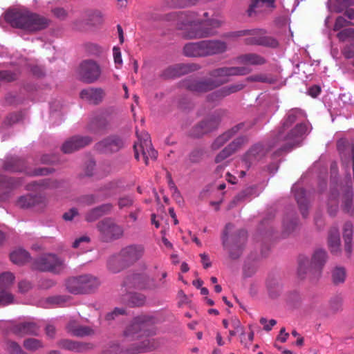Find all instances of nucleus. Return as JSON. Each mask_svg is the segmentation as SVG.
Instances as JSON below:
<instances>
[{
  "label": "nucleus",
  "mask_w": 354,
  "mask_h": 354,
  "mask_svg": "<svg viewBox=\"0 0 354 354\" xmlns=\"http://www.w3.org/2000/svg\"><path fill=\"white\" fill-rule=\"evenodd\" d=\"M330 306L333 310H337L341 306L340 299H337L334 301H331L330 303Z\"/></svg>",
  "instance_id": "obj_58"
},
{
  "label": "nucleus",
  "mask_w": 354,
  "mask_h": 354,
  "mask_svg": "<svg viewBox=\"0 0 354 354\" xmlns=\"http://www.w3.org/2000/svg\"><path fill=\"white\" fill-rule=\"evenodd\" d=\"M113 54L115 64L121 66L122 64V59L121 57L120 48L118 46H115L113 48Z\"/></svg>",
  "instance_id": "obj_47"
},
{
  "label": "nucleus",
  "mask_w": 354,
  "mask_h": 354,
  "mask_svg": "<svg viewBox=\"0 0 354 354\" xmlns=\"http://www.w3.org/2000/svg\"><path fill=\"white\" fill-rule=\"evenodd\" d=\"M144 248L140 245H129L124 248L115 255L112 256L108 261V268L112 272L116 273L122 270V265L118 268L114 267L115 263L124 261L126 265L133 263L140 259L144 254Z\"/></svg>",
  "instance_id": "obj_5"
},
{
  "label": "nucleus",
  "mask_w": 354,
  "mask_h": 354,
  "mask_svg": "<svg viewBox=\"0 0 354 354\" xmlns=\"http://www.w3.org/2000/svg\"><path fill=\"white\" fill-rule=\"evenodd\" d=\"M260 323L263 326L264 330L269 331L277 324V322L274 319H270L268 322L266 318L262 317L260 319Z\"/></svg>",
  "instance_id": "obj_48"
},
{
  "label": "nucleus",
  "mask_w": 354,
  "mask_h": 354,
  "mask_svg": "<svg viewBox=\"0 0 354 354\" xmlns=\"http://www.w3.org/2000/svg\"><path fill=\"white\" fill-rule=\"evenodd\" d=\"M200 256L203 267L205 268L209 267L211 266V262L209 260L208 256L205 254H201Z\"/></svg>",
  "instance_id": "obj_56"
},
{
  "label": "nucleus",
  "mask_w": 354,
  "mask_h": 354,
  "mask_svg": "<svg viewBox=\"0 0 354 354\" xmlns=\"http://www.w3.org/2000/svg\"><path fill=\"white\" fill-rule=\"evenodd\" d=\"M145 297L141 294L133 293L129 296L128 304L130 306H140L145 304Z\"/></svg>",
  "instance_id": "obj_37"
},
{
  "label": "nucleus",
  "mask_w": 354,
  "mask_h": 354,
  "mask_svg": "<svg viewBox=\"0 0 354 354\" xmlns=\"http://www.w3.org/2000/svg\"><path fill=\"white\" fill-rule=\"evenodd\" d=\"M46 334L49 336V337H53V335L55 334V327L52 325H48L46 326Z\"/></svg>",
  "instance_id": "obj_62"
},
{
  "label": "nucleus",
  "mask_w": 354,
  "mask_h": 354,
  "mask_svg": "<svg viewBox=\"0 0 354 354\" xmlns=\"http://www.w3.org/2000/svg\"><path fill=\"white\" fill-rule=\"evenodd\" d=\"M112 206L109 204L103 205L100 207L92 209L86 215V220L88 221H93L97 219L99 216L102 214L111 211Z\"/></svg>",
  "instance_id": "obj_32"
},
{
  "label": "nucleus",
  "mask_w": 354,
  "mask_h": 354,
  "mask_svg": "<svg viewBox=\"0 0 354 354\" xmlns=\"http://www.w3.org/2000/svg\"><path fill=\"white\" fill-rule=\"evenodd\" d=\"M81 284L82 288V293H89L95 290L100 285V281L95 277L91 275L80 276Z\"/></svg>",
  "instance_id": "obj_22"
},
{
  "label": "nucleus",
  "mask_w": 354,
  "mask_h": 354,
  "mask_svg": "<svg viewBox=\"0 0 354 354\" xmlns=\"http://www.w3.org/2000/svg\"><path fill=\"white\" fill-rule=\"evenodd\" d=\"M328 246L331 252H336L339 250L340 238L339 231L336 227L330 230L328 236Z\"/></svg>",
  "instance_id": "obj_26"
},
{
  "label": "nucleus",
  "mask_w": 354,
  "mask_h": 354,
  "mask_svg": "<svg viewBox=\"0 0 354 354\" xmlns=\"http://www.w3.org/2000/svg\"><path fill=\"white\" fill-rule=\"evenodd\" d=\"M15 79V75L10 71L0 72V80H6L8 82L12 81Z\"/></svg>",
  "instance_id": "obj_49"
},
{
  "label": "nucleus",
  "mask_w": 354,
  "mask_h": 354,
  "mask_svg": "<svg viewBox=\"0 0 354 354\" xmlns=\"http://www.w3.org/2000/svg\"><path fill=\"white\" fill-rule=\"evenodd\" d=\"M274 8V1L272 0H254L248 10L249 16H253L257 14L267 12Z\"/></svg>",
  "instance_id": "obj_17"
},
{
  "label": "nucleus",
  "mask_w": 354,
  "mask_h": 354,
  "mask_svg": "<svg viewBox=\"0 0 354 354\" xmlns=\"http://www.w3.org/2000/svg\"><path fill=\"white\" fill-rule=\"evenodd\" d=\"M53 183L49 180L45 179L39 182H34L28 185V189L38 190L40 187H53Z\"/></svg>",
  "instance_id": "obj_42"
},
{
  "label": "nucleus",
  "mask_w": 354,
  "mask_h": 354,
  "mask_svg": "<svg viewBox=\"0 0 354 354\" xmlns=\"http://www.w3.org/2000/svg\"><path fill=\"white\" fill-rule=\"evenodd\" d=\"M225 46H185L184 54L188 57H202L223 52Z\"/></svg>",
  "instance_id": "obj_10"
},
{
  "label": "nucleus",
  "mask_w": 354,
  "mask_h": 354,
  "mask_svg": "<svg viewBox=\"0 0 354 354\" xmlns=\"http://www.w3.org/2000/svg\"><path fill=\"white\" fill-rule=\"evenodd\" d=\"M188 71L189 68L187 65L177 64L167 68L163 75L166 78H173L183 75L187 73Z\"/></svg>",
  "instance_id": "obj_24"
},
{
  "label": "nucleus",
  "mask_w": 354,
  "mask_h": 354,
  "mask_svg": "<svg viewBox=\"0 0 354 354\" xmlns=\"http://www.w3.org/2000/svg\"><path fill=\"white\" fill-rule=\"evenodd\" d=\"M15 280L12 273L6 272L0 274V306H5L12 303L13 296L8 292Z\"/></svg>",
  "instance_id": "obj_12"
},
{
  "label": "nucleus",
  "mask_w": 354,
  "mask_h": 354,
  "mask_svg": "<svg viewBox=\"0 0 354 354\" xmlns=\"http://www.w3.org/2000/svg\"><path fill=\"white\" fill-rule=\"evenodd\" d=\"M48 172H49V171L46 168H42V169H39L37 170L36 171H35V173L33 174L36 175V176L46 175Z\"/></svg>",
  "instance_id": "obj_64"
},
{
  "label": "nucleus",
  "mask_w": 354,
  "mask_h": 354,
  "mask_svg": "<svg viewBox=\"0 0 354 354\" xmlns=\"http://www.w3.org/2000/svg\"><path fill=\"white\" fill-rule=\"evenodd\" d=\"M128 283L138 289H153L156 288L154 281L145 274H135L127 279Z\"/></svg>",
  "instance_id": "obj_16"
},
{
  "label": "nucleus",
  "mask_w": 354,
  "mask_h": 354,
  "mask_svg": "<svg viewBox=\"0 0 354 354\" xmlns=\"http://www.w3.org/2000/svg\"><path fill=\"white\" fill-rule=\"evenodd\" d=\"M101 75L100 66L94 61L85 60L82 62L78 68L80 79L88 84L96 82Z\"/></svg>",
  "instance_id": "obj_9"
},
{
  "label": "nucleus",
  "mask_w": 354,
  "mask_h": 354,
  "mask_svg": "<svg viewBox=\"0 0 354 354\" xmlns=\"http://www.w3.org/2000/svg\"><path fill=\"white\" fill-rule=\"evenodd\" d=\"M303 116V112L300 109H292L291 110L287 117L286 120L283 124V132H281L279 134V138H281L283 137V133L286 131V129L294 123L298 118Z\"/></svg>",
  "instance_id": "obj_27"
},
{
  "label": "nucleus",
  "mask_w": 354,
  "mask_h": 354,
  "mask_svg": "<svg viewBox=\"0 0 354 354\" xmlns=\"http://www.w3.org/2000/svg\"><path fill=\"white\" fill-rule=\"evenodd\" d=\"M95 201V196L93 195L86 196L84 198V202L88 205H91V204L93 203Z\"/></svg>",
  "instance_id": "obj_63"
},
{
  "label": "nucleus",
  "mask_w": 354,
  "mask_h": 354,
  "mask_svg": "<svg viewBox=\"0 0 354 354\" xmlns=\"http://www.w3.org/2000/svg\"><path fill=\"white\" fill-rule=\"evenodd\" d=\"M343 53L346 58L354 57V45L353 46H345Z\"/></svg>",
  "instance_id": "obj_52"
},
{
  "label": "nucleus",
  "mask_w": 354,
  "mask_h": 354,
  "mask_svg": "<svg viewBox=\"0 0 354 354\" xmlns=\"http://www.w3.org/2000/svg\"><path fill=\"white\" fill-rule=\"evenodd\" d=\"M149 319L146 316L136 317L124 332V337L129 340L136 341L132 347L127 350L131 354L147 352L156 348L153 339H149Z\"/></svg>",
  "instance_id": "obj_2"
},
{
  "label": "nucleus",
  "mask_w": 354,
  "mask_h": 354,
  "mask_svg": "<svg viewBox=\"0 0 354 354\" xmlns=\"http://www.w3.org/2000/svg\"><path fill=\"white\" fill-rule=\"evenodd\" d=\"M35 200L32 195L21 196L17 201V205L23 208H26L34 205Z\"/></svg>",
  "instance_id": "obj_41"
},
{
  "label": "nucleus",
  "mask_w": 354,
  "mask_h": 354,
  "mask_svg": "<svg viewBox=\"0 0 354 354\" xmlns=\"http://www.w3.org/2000/svg\"><path fill=\"white\" fill-rule=\"evenodd\" d=\"M8 349L14 354H26L19 346V344L14 342H11L8 345Z\"/></svg>",
  "instance_id": "obj_46"
},
{
  "label": "nucleus",
  "mask_w": 354,
  "mask_h": 354,
  "mask_svg": "<svg viewBox=\"0 0 354 354\" xmlns=\"http://www.w3.org/2000/svg\"><path fill=\"white\" fill-rule=\"evenodd\" d=\"M61 346L68 350L80 351L82 350V345L78 342L70 340H63L61 342Z\"/></svg>",
  "instance_id": "obj_44"
},
{
  "label": "nucleus",
  "mask_w": 354,
  "mask_h": 354,
  "mask_svg": "<svg viewBox=\"0 0 354 354\" xmlns=\"http://www.w3.org/2000/svg\"><path fill=\"white\" fill-rule=\"evenodd\" d=\"M92 142V139L88 136H74L66 140L62 145L64 153H72L82 148Z\"/></svg>",
  "instance_id": "obj_13"
},
{
  "label": "nucleus",
  "mask_w": 354,
  "mask_h": 354,
  "mask_svg": "<svg viewBox=\"0 0 354 354\" xmlns=\"http://www.w3.org/2000/svg\"><path fill=\"white\" fill-rule=\"evenodd\" d=\"M123 313H124L123 310L115 308L113 312L109 313L106 315V319L110 320V319H114L115 315H116L118 314H123Z\"/></svg>",
  "instance_id": "obj_60"
},
{
  "label": "nucleus",
  "mask_w": 354,
  "mask_h": 354,
  "mask_svg": "<svg viewBox=\"0 0 354 354\" xmlns=\"http://www.w3.org/2000/svg\"><path fill=\"white\" fill-rule=\"evenodd\" d=\"M307 131V126L305 124H299L291 129L284 137L286 144L289 147L297 145L301 140L302 136Z\"/></svg>",
  "instance_id": "obj_15"
},
{
  "label": "nucleus",
  "mask_w": 354,
  "mask_h": 354,
  "mask_svg": "<svg viewBox=\"0 0 354 354\" xmlns=\"http://www.w3.org/2000/svg\"><path fill=\"white\" fill-rule=\"evenodd\" d=\"M228 41H239V38L243 37L252 44H267L269 37L263 29L244 30L230 32L227 35Z\"/></svg>",
  "instance_id": "obj_7"
},
{
  "label": "nucleus",
  "mask_w": 354,
  "mask_h": 354,
  "mask_svg": "<svg viewBox=\"0 0 354 354\" xmlns=\"http://www.w3.org/2000/svg\"><path fill=\"white\" fill-rule=\"evenodd\" d=\"M138 142L134 144L135 157L138 160H142L148 165L150 160H154L157 157V151L152 147L150 136L148 133L136 131Z\"/></svg>",
  "instance_id": "obj_6"
},
{
  "label": "nucleus",
  "mask_w": 354,
  "mask_h": 354,
  "mask_svg": "<svg viewBox=\"0 0 354 354\" xmlns=\"http://www.w3.org/2000/svg\"><path fill=\"white\" fill-rule=\"evenodd\" d=\"M34 267L41 271L59 273L65 268V264L64 260L55 254H46L35 261Z\"/></svg>",
  "instance_id": "obj_8"
},
{
  "label": "nucleus",
  "mask_w": 354,
  "mask_h": 354,
  "mask_svg": "<svg viewBox=\"0 0 354 354\" xmlns=\"http://www.w3.org/2000/svg\"><path fill=\"white\" fill-rule=\"evenodd\" d=\"M68 290L73 294H82V290L85 288L82 287L80 276L69 279L66 283Z\"/></svg>",
  "instance_id": "obj_31"
},
{
  "label": "nucleus",
  "mask_w": 354,
  "mask_h": 354,
  "mask_svg": "<svg viewBox=\"0 0 354 354\" xmlns=\"http://www.w3.org/2000/svg\"><path fill=\"white\" fill-rule=\"evenodd\" d=\"M326 259L327 254L326 251L323 250H316L313 256L310 263V271L314 270L315 273L319 274Z\"/></svg>",
  "instance_id": "obj_20"
},
{
  "label": "nucleus",
  "mask_w": 354,
  "mask_h": 354,
  "mask_svg": "<svg viewBox=\"0 0 354 354\" xmlns=\"http://www.w3.org/2000/svg\"><path fill=\"white\" fill-rule=\"evenodd\" d=\"M104 95V90L100 88H88L80 93V97L82 100L94 104L100 103Z\"/></svg>",
  "instance_id": "obj_18"
},
{
  "label": "nucleus",
  "mask_w": 354,
  "mask_h": 354,
  "mask_svg": "<svg viewBox=\"0 0 354 354\" xmlns=\"http://www.w3.org/2000/svg\"><path fill=\"white\" fill-rule=\"evenodd\" d=\"M345 16L350 20V21H348L344 17H338L336 19L334 26L335 30L344 28L348 24L354 25V10L351 9L347 10Z\"/></svg>",
  "instance_id": "obj_28"
},
{
  "label": "nucleus",
  "mask_w": 354,
  "mask_h": 354,
  "mask_svg": "<svg viewBox=\"0 0 354 354\" xmlns=\"http://www.w3.org/2000/svg\"><path fill=\"white\" fill-rule=\"evenodd\" d=\"M250 81L254 82H270V80L268 77H266L265 75H255L253 76H251L248 78Z\"/></svg>",
  "instance_id": "obj_50"
},
{
  "label": "nucleus",
  "mask_w": 354,
  "mask_h": 354,
  "mask_svg": "<svg viewBox=\"0 0 354 354\" xmlns=\"http://www.w3.org/2000/svg\"><path fill=\"white\" fill-rule=\"evenodd\" d=\"M13 332L19 335L25 334H37L38 328L32 322H24L16 324L13 326Z\"/></svg>",
  "instance_id": "obj_21"
},
{
  "label": "nucleus",
  "mask_w": 354,
  "mask_h": 354,
  "mask_svg": "<svg viewBox=\"0 0 354 354\" xmlns=\"http://www.w3.org/2000/svg\"><path fill=\"white\" fill-rule=\"evenodd\" d=\"M230 325L232 327V330H237V332H240L241 338V342L244 344L245 346H248V343L245 340L244 336V332L243 327L241 326V322L237 319H232L230 322Z\"/></svg>",
  "instance_id": "obj_40"
},
{
  "label": "nucleus",
  "mask_w": 354,
  "mask_h": 354,
  "mask_svg": "<svg viewBox=\"0 0 354 354\" xmlns=\"http://www.w3.org/2000/svg\"><path fill=\"white\" fill-rule=\"evenodd\" d=\"M333 281L335 283H339L344 281L346 278V271L344 268L337 267L332 273Z\"/></svg>",
  "instance_id": "obj_38"
},
{
  "label": "nucleus",
  "mask_w": 354,
  "mask_h": 354,
  "mask_svg": "<svg viewBox=\"0 0 354 354\" xmlns=\"http://www.w3.org/2000/svg\"><path fill=\"white\" fill-rule=\"evenodd\" d=\"M239 62L245 66L241 67H230L219 68L214 72V75L223 77L230 75H244L251 72L250 65H262L266 62L263 57L252 53L245 54L238 58Z\"/></svg>",
  "instance_id": "obj_4"
},
{
  "label": "nucleus",
  "mask_w": 354,
  "mask_h": 354,
  "mask_svg": "<svg viewBox=\"0 0 354 354\" xmlns=\"http://www.w3.org/2000/svg\"><path fill=\"white\" fill-rule=\"evenodd\" d=\"M243 86L242 84H235L232 85L230 86H226L223 88L221 90L217 91L215 95L218 97H223L227 95H230V93L236 92L238 91H240L242 89Z\"/></svg>",
  "instance_id": "obj_39"
},
{
  "label": "nucleus",
  "mask_w": 354,
  "mask_h": 354,
  "mask_svg": "<svg viewBox=\"0 0 354 354\" xmlns=\"http://www.w3.org/2000/svg\"><path fill=\"white\" fill-rule=\"evenodd\" d=\"M171 17L176 21L178 28L186 39H203L214 35L224 21L218 15L208 17L207 12L173 13Z\"/></svg>",
  "instance_id": "obj_1"
},
{
  "label": "nucleus",
  "mask_w": 354,
  "mask_h": 354,
  "mask_svg": "<svg viewBox=\"0 0 354 354\" xmlns=\"http://www.w3.org/2000/svg\"><path fill=\"white\" fill-rule=\"evenodd\" d=\"M351 196H352V193L348 192L346 195V199L345 203H344V209L348 212L349 211L351 206Z\"/></svg>",
  "instance_id": "obj_57"
},
{
  "label": "nucleus",
  "mask_w": 354,
  "mask_h": 354,
  "mask_svg": "<svg viewBox=\"0 0 354 354\" xmlns=\"http://www.w3.org/2000/svg\"><path fill=\"white\" fill-rule=\"evenodd\" d=\"M239 129V127L232 128L230 131L225 132L223 135L218 136L212 145L213 149L216 150L222 147L227 140L231 137L232 133H235Z\"/></svg>",
  "instance_id": "obj_34"
},
{
  "label": "nucleus",
  "mask_w": 354,
  "mask_h": 354,
  "mask_svg": "<svg viewBox=\"0 0 354 354\" xmlns=\"http://www.w3.org/2000/svg\"><path fill=\"white\" fill-rule=\"evenodd\" d=\"M245 142L243 138H239L230 143L222 151H221L215 158V162L219 163L229 157L232 153L238 149Z\"/></svg>",
  "instance_id": "obj_19"
},
{
  "label": "nucleus",
  "mask_w": 354,
  "mask_h": 354,
  "mask_svg": "<svg viewBox=\"0 0 354 354\" xmlns=\"http://www.w3.org/2000/svg\"><path fill=\"white\" fill-rule=\"evenodd\" d=\"M123 141L117 136L107 138L97 145V149L104 153L118 151L123 147Z\"/></svg>",
  "instance_id": "obj_14"
},
{
  "label": "nucleus",
  "mask_w": 354,
  "mask_h": 354,
  "mask_svg": "<svg viewBox=\"0 0 354 354\" xmlns=\"http://www.w3.org/2000/svg\"><path fill=\"white\" fill-rule=\"evenodd\" d=\"M32 288V285L29 281H21L19 283V289L21 292H26Z\"/></svg>",
  "instance_id": "obj_51"
},
{
  "label": "nucleus",
  "mask_w": 354,
  "mask_h": 354,
  "mask_svg": "<svg viewBox=\"0 0 354 354\" xmlns=\"http://www.w3.org/2000/svg\"><path fill=\"white\" fill-rule=\"evenodd\" d=\"M265 154V149L261 144L254 145L245 156L247 161L252 162L257 160Z\"/></svg>",
  "instance_id": "obj_30"
},
{
  "label": "nucleus",
  "mask_w": 354,
  "mask_h": 354,
  "mask_svg": "<svg viewBox=\"0 0 354 354\" xmlns=\"http://www.w3.org/2000/svg\"><path fill=\"white\" fill-rule=\"evenodd\" d=\"M53 13L55 16L59 18H62L66 16V11L61 8H57L53 10Z\"/></svg>",
  "instance_id": "obj_59"
},
{
  "label": "nucleus",
  "mask_w": 354,
  "mask_h": 354,
  "mask_svg": "<svg viewBox=\"0 0 354 354\" xmlns=\"http://www.w3.org/2000/svg\"><path fill=\"white\" fill-rule=\"evenodd\" d=\"M338 209V202L337 196L332 194L330 196L328 202V211L330 215H334L337 212Z\"/></svg>",
  "instance_id": "obj_43"
},
{
  "label": "nucleus",
  "mask_w": 354,
  "mask_h": 354,
  "mask_svg": "<svg viewBox=\"0 0 354 354\" xmlns=\"http://www.w3.org/2000/svg\"><path fill=\"white\" fill-rule=\"evenodd\" d=\"M24 347L30 351H35L42 346L41 342L34 338H30L24 341Z\"/></svg>",
  "instance_id": "obj_45"
},
{
  "label": "nucleus",
  "mask_w": 354,
  "mask_h": 354,
  "mask_svg": "<svg viewBox=\"0 0 354 354\" xmlns=\"http://www.w3.org/2000/svg\"><path fill=\"white\" fill-rule=\"evenodd\" d=\"M353 226L351 223H346L343 229V237L345 242V250L350 253L352 248Z\"/></svg>",
  "instance_id": "obj_25"
},
{
  "label": "nucleus",
  "mask_w": 354,
  "mask_h": 354,
  "mask_svg": "<svg viewBox=\"0 0 354 354\" xmlns=\"http://www.w3.org/2000/svg\"><path fill=\"white\" fill-rule=\"evenodd\" d=\"M216 86L209 82L194 81L189 85V88L192 91L201 93L211 90Z\"/></svg>",
  "instance_id": "obj_33"
},
{
  "label": "nucleus",
  "mask_w": 354,
  "mask_h": 354,
  "mask_svg": "<svg viewBox=\"0 0 354 354\" xmlns=\"http://www.w3.org/2000/svg\"><path fill=\"white\" fill-rule=\"evenodd\" d=\"M339 41L341 42H347L354 44V29L345 28L337 34Z\"/></svg>",
  "instance_id": "obj_35"
},
{
  "label": "nucleus",
  "mask_w": 354,
  "mask_h": 354,
  "mask_svg": "<svg viewBox=\"0 0 354 354\" xmlns=\"http://www.w3.org/2000/svg\"><path fill=\"white\" fill-rule=\"evenodd\" d=\"M29 258L28 252L22 249L16 250L10 254V259L15 264H24Z\"/></svg>",
  "instance_id": "obj_29"
},
{
  "label": "nucleus",
  "mask_w": 354,
  "mask_h": 354,
  "mask_svg": "<svg viewBox=\"0 0 354 354\" xmlns=\"http://www.w3.org/2000/svg\"><path fill=\"white\" fill-rule=\"evenodd\" d=\"M97 227L106 241L116 239L122 236V228L111 219H104L98 223Z\"/></svg>",
  "instance_id": "obj_11"
},
{
  "label": "nucleus",
  "mask_w": 354,
  "mask_h": 354,
  "mask_svg": "<svg viewBox=\"0 0 354 354\" xmlns=\"http://www.w3.org/2000/svg\"><path fill=\"white\" fill-rule=\"evenodd\" d=\"M320 92L321 89L318 86H313L308 90V94L313 97H316Z\"/></svg>",
  "instance_id": "obj_55"
},
{
  "label": "nucleus",
  "mask_w": 354,
  "mask_h": 354,
  "mask_svg": "<svg viewBox=\"0 0 354 354\" xmlns=\"http://www.w3.org/2000/svg\"><path fill=\"white\" fill-rule=\"evenodd\" d=\"M132 204V199L129 197H124L120 199L118 205L120 207H124Z\"/></svg>",
  "instance_id": "obj_54"
},
{
  "label": "nucleus",
  "mask_w": 354,
  "mask_h": 354,
  "mask_svg": "<svg viewBox=\"0 0 354 354\" xmlns=\"http://www.w3.org/2000/svg\"><path fill=\"white\" fill-rule=\"evenodd\" d=\"M117 30L118 33L119 41L122 44L124 42V33L122 27L120 25L117 26Z\"/></svg>",
  "instance_id": "obj_61"
},
{
  "label": "nucleus",
  "mask_w": 354,
  "mask_h": 354,
  "mask_svg": "<svg viewBox=\"0 0 354 354\" xmlns=\"http://www.w3.org/2000/svg\"><path fill=\"white\" fill-rule=\"evenodd\" d=\"M77 212L75 209L73 208L70 209L68 212H66L63 215V218L66 221H71L73 217L77 215Z\"/></svg>",
  "instance_id": "obj_53"
},
{
  "label": "nucleus",
  "mask_w": 354,
  "mask_h": 354,
  "mask_svg": "<svg viewBox=\"0 0 354 354\" xmlns=\"http://www.w3.org/2000/svg\"><path fill=\"white\" fill-rule=\"evenodd\" d=\"M68 332L77 337H83L92 334L93 330L87 326L78 325L75 322H71L67 326Z\"/></svg>",
  "instance_id": "obj_23"
},
{
  "label": "nucleus",
  "mask_w": 354,
  "mask_h": 354,
  "mask_svg": "<svg viewBox=\"0 0 354 354\" xmlns=\"http://www.w3.org/2000/svg\"><path fill=\"white\" fill-rule=\"evenodd\" d=\"M90 241V238L88 236L84 235L77 239L74 241L73 243V247L74 248H80L82 252H84L88 250V245Z\"/></svg>",
  "instance_id": "obj_36"
},
{
  "label": "nucleus",
  "mask_w": 354,
  "mask_h": 354,
  "mask_svg": "<svg viewBox=\"0 0 354 354\" xmlns=\"http://www.w3.org/2000/svg\"><path fill=\"white\" fill-rule=\"evenodd\" d=\"M6 19L12 26L28 32L44 29L49 24V21L46 18L32 13L26 9L8 12Z\"/></svg>",
  "instance_id": "obj_3"
}]
</instances>
